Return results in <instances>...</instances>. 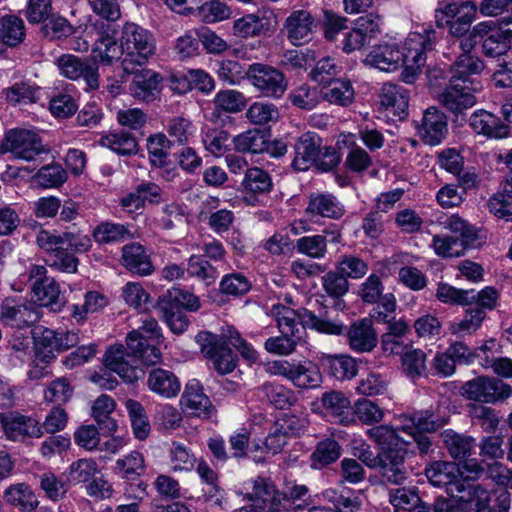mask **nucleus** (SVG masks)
<instances>
[{
  "label": "nucleus",
  "mask_w": 512,
  "mask_h": 512,
  "mask_svg": "<svg viewBox=\"0 0 512 512\" xmlns=\"http://www.w3.org/2000/svg\"><path fill=\"white\" fill-rule=\"evenodd\" d=\"M436 39L433 28L423 27L421 31L409 33L401 49L392 38L373 47L365 63L381 71L392 72L404 67L405 71L415 73L425 64L426 52L433 49Z\"/></svg>",
  "instance_id": "1"
},
{
  "label": "nucleus",
  "mask_w": 512,
  "mask_h": 512,
  "mask_svg": "<svg viewBox=\"0 0 512 512\" xmlns=\"http://www.w3.org/2000/svg\"><path fill=\"white\" fill-rule=\"evenodd\" d=\"M120 41L124 51V61L142 66L146 64L156 52V39L146 28L133 22H126L122 26Z\"/></svg>",
  "instance_id": "2"
},
{
  "label": "nucleus",
  "mask_w": 512,
  "mask_h": 512,
  "mask_svg": "<svg viewBox=\"0 0 512 512\" xmlns=\"http://www.w3.org/2000/svg\"><path fill=\"white\" fill-rule=\"evenodd\" d=\"M161 336V328L157 320L146 316L142 319L138 329H134L127 334L126 345L144 365H155L161 361L162 354L158 347L148 342V339H157Z\"/></svg>",
  "instance_id": "3"
},
{
  "label": "nucleus",
  "mask_w": 512,
  "mask_h": 512,
  "mask_svg": "<svg viewBox=\"0 0 512 512\" xmlns=\"http://www.w3.org/2000/svg\"><path fill=\"white\" fill-rule=\"evenodd\" d=\"M266 371L271 375L286 378L300 389H315L322 383L321 372L311 361L274 360L267 363Z\"/></svg>",
  "instance_id": "4"
},
{
  "label": "nucleus",
  "mask_w": 512,
  "mask_h": 512,
  "mask_svg": "<svg viewBox=\"0 0 512 512\" xmlns=\"http://www.w3.org/2000/svg\"><path fill=\"white\" fill-rule=\"evenodd\" d=\"M29 279L33 281L31 291L33 297L43 307L53 312H60L65 305L60 285L53 277L47 276L43 265H32L29 268Z\"/></svg>",
  "instance_id": "5"
},
{
  "label": "nucleus",
  "mask_w": 512,
  "mask_h": 512,
  "mask_svg": "<svg viewBox=\"0 0 512 512\" xmlns=\"http://www.w3.org/2000/svg\"><path fill=\"white\" fill-rule=\"evenodd\" d=\"M247 79L264 97L279 99L287 90L284 74L267 64H251L247 70Z\"/></svg>",
  "instance_id": "6"
},
{
  "label": "nucleus",
  "mask_w": 512,
  "mask_h": 512,
  "mask_svg": "<svg viewBox=\"0 0 512 512\" xmlns=\"http://www.w3.org/2000/svg\"><path fill=\"white\" fill-rule=\"evenodd\" d=\"M196 341L203 355L212 362L219 374H229L235 369L237 357L218 335L201 332L196 336Z\"/></svg>",
  "instance_id": "7"
},
{
  "label": "nucleus",
  "mask_w": 512,
  "mask_h": 512,
  "mask_svg": "<svg viewBox=\"0 0 512 512\" xmlns=\"http://www.w3.org/2000/svg\"><path fill=\"white\" fill-rule=\"evenodd\" d=\"M96 39L94 41L91 59L93 64L111 65L124 55L122 43L118 44L116 39L117 30L114 25L97 21L94 24Z\"/></svg>",
  "instance_id": "8"
},
{
  "label": "nucleus",
  "mask_w": 512,
  "mask_h": 512,
  "mask_svg": "<svg viewBox=\"0 0 512 512\" xmlns=\"http://www.w3.org/2000/svg\"><path fill=\"white\" fill-rule=\"evenodd\" d=\"M3 147L15 158L25 161L35 160L37 156L45 152L39 135L32 129L10 130L5 136Z\"/></svg>",
  "instance_id": "9"
},
{
  "label": "nucleus",
  "mask_w": 512,
  "mask_h": 512,
  "mask_svg": "<svg viewBox=\"0 0 512 512\" xmlns=\"http://www.w3.org/2000/svg\"><path fill=\"white\" fill-rule=\"evenodd\" d=\"M127 352L122 344L111 345L103 355V365L110 372L116 373L124 382L133 383L143 374L136 364V356Z\"/></svg>",
  "instance_id": "10"
},
{
  "label": "nucleus",
  "mask_w": 512,
  "mask_h": 512,
  "mask_svg": "<svg viewBox=\"0 0 512 512\" xmlns=\"http://www.w3.org/2000/svg\"><path fill=\"white\" fill-rule=\"evenodd\" d=\"M462 394L469 400L495 403L508 398L511 394V387L496 378L477 377L462 386Z\"/></svg>",
  "instance_id": "11"
},
{
  "label": "nucleus",
  "mask_w": 512,
  "mask_h": 512,
  "mask_svg": "<svg viewBox=\"0 0 512 512\" xmlns=\"http://www.w3.org/2000/svg\"><path fill=\"white\" fill-rule=\"evenodd\" d=\"M78 343L79 336L76 332L44 328L35 340V348L38 357L50 362L55 358V353L67 351Z\"/></svg>",
  "instance_id": "12"
},
{
  "label": "nucleus",
  "mask_w": 512,
  "mask_h": 512,
  "mask_svg": "<svg viewBox=\"0 0 512 512\" xmlns=\"http://www.w3.org/2000/svg\"><path fill=\"white\" fill-rule=\"evenodd\" d=\"M276 23L273 10L262 7L254 13H248L233 22V35L239 38H254L271 32Z\"/></svg>",
  "instance_id": "13"
},
{
  "label": "nucleus",
  "mask_w": 512,
  "mask_h": 512,
  "mask_svg": "<svg viewBox=\"0 0 512 512\" xmlns=\"http://www.w3.org/2000/svg\"><path fill=\"white\" fill-rule=\"evenodd\" d=\"M40 318L37 307L21 298H5L0 306V320L9 326L26 328Z\"/></svg>",
  "instance_id": "14"
},
{
  "label": "nucleus",
  "mask_w": 512,
  "mask_h": 512,
  "mask_svg": "<svg viewBox=\"0 0 512 512\" xmlns=\"http://www.w3.org/2000/svg\"><path fill=\"white\" fill-rule=\"evenodd\" d=\"M480 86L465 81H455L450 78L449 84L439 94V102L453 113H461L463 110L473 107L477 100L475 92Z\"/></svg>",
  "instance_id": "15"
},
{
  "label": "nucleus",
  "mask_w": 512,
  "mask_h": 512,
  "mask_svg": "<svg viewBox=\"0 0 512 512\" xmlns=\"http://www.w3.org/2000/svg\"><path fill=\"white\" fill-rule=\"evenodd\" d=\"M428 481L435 487L444 488L446 493L454 498L462 487L459 464L449 461H434L425 469Z\"/></svg>",
  "instance_id": "16"
},
{
  "label": "nucleus",
  "mask_w": 512,
  "mask_h": 512,
  "mask_svg": "<svg viewBox=\"0 0 512 512\" xmlns=\"http://www.w3.org/2000/svg\"><path fill=\"white\" fill-rule=\"evenodd\" d=\"M0 422L5 436L11 441L40 438L43 435L42 427L36 419L18 412L2 414Z\"/></svg>",
  "instance_id": "17"
},
{
  "label": "nucleus",
  "mask_w": 512,
  "mask_h": 512,
  "mask_svg": "<svg viewBox=\"0 0 512 512\" xmlns=\"http://www.w3.org/2000/svg\"><path fill=\"white\" fill-rule=\"evenodd\" d=\"M57 66L62 76L71 80L82 78L88 88L92 90L99 88L97 65L84 61L72 54H63L57 59Z\"/></svg>",
  "instance_id": "18"
},
{
  "label": "nucleus",
  "mask_w": 512,
  "mask_h": 512,
  "mask_svg": "<svg viewBox=\"0 0 512 512\" xmlns=\"http://www.w3.org/2000/svg\"><path fill=\"white\" fill-rule=\"evenodd\" d=\"M475 43L471 37L461 40L459 48L461 54L451 67V79L455 81H465L473 85L480 86L479 82L472 79V75L479 74L483 68V62L470 52L474 48Z\"/></svg>",
  "instance_id": "19"
},
{
  "label": "nucleus",
  "mask_w": 512,
  "mask_h": 512,
  "mask_svg": "<svg viewBox=\"0 0 512 512\" xmlns=\"http://www.w3.org/2000/svg\"><path fill=\"white\" fill-rule=\"evenodd\" d=\"M283 31L294 46H301L312 39L314 18L306 9L293 10L283 23Z\"/></svg>",
  "instance_id": "20"
},
{
  "label": "nucleus",
  "mask_w": 512,
  "mask_h": 512,
  "mask_svg": "<svg viewBox=\"0 0 512 512\" xmlns=\"http://www.w3.org/2000/svg\"><path fill=\"white\" fill-rule=\"evenodd\" d=\"M322 139L315 132H305L294 144V158L291 166L297 171H307L320 153Z\"/></svg>",
  "instance_id": "21"
},
{
  "label": "nucleus",
  "mask_w": 512,
  "mask_h": 512,
  "mask_svg": "<svg viewBox=\"0 0 512 512\" xmlns=\"http://www.w3.org/2000/svg\"><path fill=\"white\" fill-rule=\"evenodd\" d=\"M469 126L475 133L491 139L500 140L510 136V127L499 117L483 109L471 114Z\"/></svg>",
  "instance_id": "22"
},
{
  "label": "nucleus",
  "mask_w": 512,
  "mask_h": 512,
  "mask_svg": "<svg viewBox=\"0 0 512 512\" xmlns=\"http://www.w3.org/2000/svg\"><path fill=\"white\" fill-rule=\"evenodd\" d=\"M271 315L276 319L281 333L303 339L307 326H304V313L307 309L294 310L283 304H273L270 310Z\"/></svg>",
  "instance_id": "23"
},
{
  "label": "nucleus",
  "mask_w": 512,
  "mask_h": 512,
  "mask_svg": "<svg viewBox=\"0 0 512 512\" xmlns=\"http://www.w3.org/2000/svg\"><path fill=\"white\" fill-rule=\"evenodd\" d=\"M447 132L448 124L445 114L436 107L427 108L419 127V134L423 142L431 146L439 145L446 137Z\"/></svg>",
  "instance_id": "24"
},
{
  "label": "nucleus",
  "mask_w": 512,
  "mask_h": 512,
  "mask_svg": "<svg viewBox=\"0 0 512 512\" xmlns=\"http://www.w3.org/2000/svg\"><path fill=\"white\" fill-rule=\"evenodd\" d=\"M476 5L471 1L442 0L435 10V20L438 27H444L452 21L474 20Z\"/></svg>",
  "instance_id": "25"
},
{
  "label": "nucleus",
  "mask_w": 512,
  "mask_h": 512,
  "mask_svg": "<svg viewBox=\"0 0 512 512\" xmlns=\"http://www.w3.org/2000/svg\"><path fill=\"white\" fill-rule=\"evenodd\" d=\"M320 402L325 415L335 422L344 426L354 424L351 402L342 392L335 390L325 392Z\"/></svg>",
  "instance_id": "26"
},
{
  "label": "nucleus",
  "mask_w": 512,
  "mask_h": 512,
  "mask_svg": "<svg viewBox=\"0 0 512 512\" xmlns=\"http://www.w3.org/2000/svg\"><path fill=\"white\" fill-rule=\"evenodd\" d=\"M338 144L346 150L345 166L349 171L362 173L372 165V158L367 150L357 143V137L353 133H341Z\"/></svg>",
  "instance_id": "27"
},
{
  "label": "nucleus",
  "mask_w": 512,
  "mask_h": 512,
  "mask_svg": "<svg viewBox=\"0 0 512 512\" xmlns=\"http://www.w3.org/2000/svg\"><path fill=\"white\" fill-rule=\"evenodd\" d=\"M347 339L350 348L358 353L372 351L377 343V333L373 327L372 320L363 318L351 324L347 331Z\"/></svg>",
  "instance_id": "28"
},
{
  "label": "nucleus",
  "mask_w": 512,
  "mask_h": 512,
  "mask_svg": "<svg viewBox=\"0 0 512 512\" xmlns=\"http://www.w3.org/2000/svg\"><path fill=\"white\" fill-rule=\"evenodd\" d=\"M241 494L244 500L257 503L263 507L279 501L278 491L273 482L265 477H256L243 484Z\"/></svg>",
  "instance_id": "29"
},
{
  "label": "nucleus",
  "mask_w": 512,
  "mask_h": 512,
  "mask_svg": "<svg viewBox=\"0 0 512 512\" xmlns=\"http://www.w3.org/2000/svg\"><path fill=\"white\" fill-rule=\"evenodd\" d=\"M181 403L190 414L197 417L209 418L213 414L211 402L196 380H191L186 384Z\"/></svg>",
  "instance_id": "30"
},
{
  "label": "nucleus",
  "mask_w": 512,
  "mask_h": 512,
  "mask_svg": "<svg viewBox=\"0 0 512 512\" xmlns=\"http://www.w3.org/2000/svg\"><path fill=\"white\" fill-rule=\"evenodd\" d=\"M379 98L381 107L387 112L399 118L407 115L409 94L404 86L385 83L380 90Z\"/></svg>",
  "instance_id": "31"
},
{
  "label": "nucleus",
  "mask_w": 512,
  "mask_h": 512,
  "mask_svg": "<svg viewBox=\"0 0 512 512\" xmlns=\"http://www.w3.org/2000/svg\"><path fill=\"white\" fill-rule=\"evenodd\" d=\"M306 212L312 216L338 220L345 214V207L338 198L331 193H312Z\"/></svg>",
  "instance_id": "32"
},
{
  "label": "nucleus",
  "mask_w": 512,
  "mask_h": 512,
  "mask_svg": "<svg viewBox=\"0 0 512 512\" xmlns=\"http://www.w3.org/2000/svg\"><path fill=\"white\" fill-rule=\"evenodd\" d=\"M408 449L398 448L394 452H382V460L379 465L382 478L391 483L399 485L406 479L404 459Z\"/></svg>",
  "instance_id": "33"
},
{
  "label": "nucleus",
  "mask_w": 512,
  "mask_h": 512,
  "mask_svg": "<svg viewBox=\"0 0 512 512\" xmlns=\"http://www.w3.org/2000/svg\"><path fill=\"white\" fill-rule=\"evenodd\" d=\"M122 264L132 273L148 276L154 272V266L145 248L138 243H131L122 248Z\"/></svg>",
  "instance_id": "34"
},
{
  "label": "nucleus",
  "mask_w": 512,
  "mask_h": 512,
  "mask_svg": "<svg viewBox=\"0 0 512 512\" xmlns=\"http://www.w3.org/2000/svg\"><path fill=\"white\" fill-rule=\"evenodd\" d=\"M147 386L150 391L164 398L177 396L181 388L178 377L172 371L162 368L149 372Z\"/></svg>",
  "instance_id": "35"
},
{
  "label": "nucleus",
  "mask_w": 512,
  "mask_h": 512,
  "mask_svg": "<svg viewBox=\"0 0 512 512\" xmlns=\"http://www.w3.org/2000/svg\"><path fill=\"white\" fill-rule=\"evenodd\" d=\"M161 77L152 70H145L134 76L130 85L131 95L140 101L152 102L160 93Z\"/></svg>",
  "instance_id": "36"
},
{
  "label": "nucleus",
  "mask_w": 512,
  "mask_h": 512,
  "mask_svg": "<svg viewBox=\"0 0 512 512\" xmlns=\"http://www.w3.org/2000/svg\"><path fill=\"white\" fill-rule=\"evenodd\" d=\"M412 427H404L403 431L413 439L417 448L422 454L428 453L431 447V440L429 436L422 434L420 431H435L441 424L437 423L432 416L425 417L422 414L414 413L411 417Z\"/></svg>",
  "instance_id": "37"
},
{
  "label": "nucleus",
  "mask_w": 512,
  "mask_h": 512,
  "mask_svg": "<svg viewBox=\"0 0 512 512\" xmlns=\"http://www.w3.org/2000/svg\"><path fill=\"white\" fill-rule=\"evenodd\" d=\"M171 83L172 89L178 93H184L193 87L202 93L208 94L215 88L213 78L201 69L188 70L183 79L174 76Z\"/></svg>",
  "instance_id": "38"
},
{
  "label": "nucleus",
  "mask_w": 512,
  "mask_h": 512,
  "mask_svg": "<svg viewBox=\"0 0 512 512\" xmlns=\"http://www.w3.org/2000/svg\"><path fill=\"white\" fill-rule=\"evenodd\" d=\"M439 224L443 229L457 234L456 238L464 244L474 248L480 245L478 230L457 214L440 219Z\"/></svg>",
  "instance_id": "39"
},
{
  "label": "nucleus",
  "mask_w": 512,
  "mask_h": 512,
  "mask_svg": "<svg viewBox=\"0 0 512 512\" xmlns=\"http://www.w3.org/2000/svg\"><path fill=\"white\" fill-rule=\"evenodd\" d=\"M323 100L338 106L350 105L355 97L354 88L349 80L335 79L321 88Z\"/></svg>",
  "instance_id": "40"
},
{
  "label": "nucleus",
  "mask_w": 512,
  "mask_h": 512,
  "mask_svg": "<svg viewBox=\"0 0 512 512\" xmlns=\"http://www.w3.org/2000/svg\"><path fill=\"white\" fill-rule=\"evenodd\" d=\"M369 438L381 447V452L408 449L410 441L404 440L398 432L388 425H379L367 431Z\"/></svg>",
  "instance_id": "41"
},
{
  "label": "nucleus",
  "mask_w": 512,
  "mask_h": 512,
  "mask_svg": "<svg viewBox=\"0 0 512 512\" xmlns=\"http://www.w3.org/2000/svg\"><path fill=\"white\" fill-rule=\"evenodd\" d=\"M320 361L326 366L331 375L338 380L352 379L358 372L356 360L349 355H327L324 354Z\"/></svg>",
  "instance_id": "42"
},
{
  "label": "nucleus",
  "mask_w": 512,
  "mask_h": 512,
  "mask_svg": "<svg viewBox=\"0 0 512 512\" xmlns=\"http://www.w3.org/2000/svg\"><path fill=\"white\" fill-rule=\"evenodd\" d=\"M457 494L454 497L456 501L474 506L477 512H485L489 507L490 493L479 484L463 481L462 487L459 488Z\"/></svg>",
  "instance_id": "43"
},
{
  "label": "nucleus",
  "mask_w": 512,
  "mask_h": 512,
  "mask_svg": "<svg viewBox=\"0 0 512 512\" xmlns=\"http://www.w3.org/2000/svg\"><path fill=\"white\" fill-rule=\"evenodd\" d=\"M116 403L114 399L106 394L100 395L92 405V416L100 429L107 433L115 432L117 423L112 417Z\"/></svg>",
  "instance_id": "44"
},
{
  "label": "nucleus",
  "mask_w": 512,
  "mask_h": 512,
  "mask_svg": "<svg viewBox=\"0 0 512 512\" xmlns=\"http://www.w3.org/2000/svg\"><path fill=\"white\" fill-rule=\"evenodd\" d=\"M441 439L453 459H464L471 455L475 439L471 436L458 434L453 430H444Z\"/></svg>",
  "instance_id": "45"
},
{
  "label": "nucleus",
  "mask_w": 512,
  "mask_h": 512,
  "mask_svg": "<svg viewBox=\"0 0 512 512\" xmlns=\"http://www.w3.org/2000/svg\"><path fill=\"white\" fill-rule=\"evenodd\" d=\"M3 498L9 505L18 507L22 511H32L38 505L35 494L25 483L10 485L4 491Z\"/></svg>",
  "instance_id": "46"
},
{
  "label": "nucleus",
  "mask_w": 512,
  "mask_h": 512,
  "mask_svg": "<svg viewBox=\"0 0 512 512\" xmlns=\"http://www.w3.org/2000/svg\"><path fill=\"white\" fill-rule=\"evenodd\" d=\"M512 43V30L506 28L502 22L496 30L483 41L482 47L485 55L498 57L507 54Z\"/></svg>",
  "instance_id": "47"
},
{
  "label": "nucleus",
  "mask_w": 512,
  "mask_h": 512,
  "mask_svg": "<svg viewBox=\"0 0 512 512\" xmlns=\"http://www.w3.org/2000/svg\"><path fill=\"white\" fill-rule=\"evenodd\" d=\"M267 401L277 409H288L297 402L295 392L284 385L266 382L260 387Z\"/></svg>",
  "instance_id": "48"
},
{
  "label": "nucleus",
  "mask_w": 512,
  "mask_h": 512,
  "mask_svg": "<svg viewBox=\"0 0 512 512\" xmlns=\"http://www.w3.org/2000/svg\"><path fill=\"white\" fill-rule=\"evenodd\" d=\"M159 302L171 304L175 309H184L188 312H196L201 308V301L198 296L187 290L172 287L159 298Z\"/></svg>",
  "instance_id": "49"
},
{
  "label": "nucleus",
  "mask_w": 512,
  "mask_h": 512,
  "mask_svg": "<svg viewBox=\"0 0 512 512\" xmlns=\"http://www.w3.org/2000/svg\"><path fill=\"white\" fill-rule=\"evenodd\" d=\"M288 99L293 106L302 110H312L323 100L321 89L308 84L293 88Z\"/></svg>",
  "instance_id": "50"
},
{
  "label": "nucleus",
  "mask_w": 512,
  "mask_h": 512,
  "mask_svg": "<svg viewBox=\"0 0 512 512\" xmlns=\"http://www.w3.org/2000/svg\"><path fill=\"white\" fill-rule=\"evenodd\" d=\"M245 116L251 124L265 126L276 123L280 117V113L275 104L257 101L248 107Z\"/></svg>",
  "instance_id": "51"
},
{
  "label": "nucleus",
  "mask_w": 512,
  "mask_h": 512,
  "mask_svg": "<svg viewBox=\"0 0 512 512\" xmlns=\"http://www.w3.org/2000/svg\"><path fill=\"white\" fill-rule=\"evenodd\" d=\"M100 145L122 156L133 155L138 151L136 138L124 131L101 137Z\"/></svg>",
  "instance_id": "52"
},
{
  "label": "nucleus",
  "mask_w": 512,
  "mask_h": 512,
  "mask_svg": "<svg viewBox=\"0 0 512 512\" xmlns=\"http://www.w3.org/2000/svg\"><path fill=\"white\" fill-rule=\"evenodd\" d=\"M322 496L334 507L335 512H358L361 507L360 498L350 491L328 488L322 492Z\"/></svg>",
  "instance_id": "53"
},
{
  "label": "nucleus",
  "mask_w": 512,
  "mask_h": 512,
  "mask_svg": "<svg viewBox=\"0 0 512 512\" xmlns=\"http://www.w3.org/2000/svg\"><path fill=\"white\" fill-rule=\"evenodd\" d=\"M241 185L245 192L263 195L272 189V179L263 169L251 167L246 169Z\"/></svg>",
  "instance_id": "54"
},
{
  "label": "nucleus",
  "mask_w": 512,
  "mask_h": 512,
  "mask_svg": "<svg viewBox=\"0 0 512 512\" xmlns=\"http://www.w3.org/2000/svg\"><path fill=\"white\" fill-rule=\"evenodd\" d=\"M25 37L24 22L14 15H5L0 18V38L4 44L14 47L20 44Z\"/></svg>",
  "instance_id": "55"
},
{
  "label": "nucleus",
  "mask_w": 512,
  "mask_h": 512,
  "mask_svg": "<svg viewBox=\"0 0 512 512\" xmlns=\"http://www.w3.org/2000/svg\"><path fill=\"white\" fill-rule=\"evenodd\" d=\"M169 460L174 472L191 471L196 462V456L184 443L174 441L169 448Z\"/></svg>",
  "instance_id": "56"
},
{
  "label": "nucleus",
  "mask_w": 512,
  "mask_h": 512,
  "mask_svg": "<svg viewBox=\"0 0 512 512\" xmlns=\"http://www.w3.org/2000/svg\"><path fill=\"white\" fill-rule=\"evenodd\" d=\"M189 276L203 281L206 285L213 284L219 276L217 267L205 260L201 255H191L187 262Z\"/></svg>",
  "instance_id": "57"
},
{
  "label": "nucleus",
  "mask_w": 512,
  "mask_h": 512,
  "mask_svg": "<svg viewBox=\"0 0 512 512\" xmlns=\"http://www.w3.org/2000/svg\"><path fill=\"white\" fill-rule=\"evenodd\" d=\"M135 437L145 440L150 433V424L143 406L136 400L128 399L125 403Z\"/></svg>",
  "instance_id": "58"
},
{
  "label": "nucleus",
  "mask_w": 512,
  "mask_h": 512,
  "mask_svg": "<svg viewBox=\"0 0 512 512\" xmlns=\"http://www.w3.org/2000/svg\"><path fill=\"white\" fill-rule=\"evenodd\" d=\"M128 226L119 223L103 222L95 227L93 237L98 243H113L130 238Z\"/></svg>",
  "instance_id": "59"
},
{
  "label": "nucleus",
  "mask_w": 512,
  "mask_h": 512,
  "mask_svg": "<svg viewBox=\"0 0 512 512\" xmlns=\"http://www.w3.org/2000/svg\"><path fill=\"white\" fill-rule=\"evenodd\" d=\"M184 208L178 203H169L162 207L154 217V224L163 230H173L185 222Z\"/></svg>",
  "instance_id": "60"
},
{
  "label": "nucleus",
  "mask_w": 512,
  "mask_h": 512,
  "mask_svg": "<svg viewBox=\"0 0 512 512\" xmlns=\"http://www.w3.org/2000/svg\"><path fill=\"white\" fill-rule=\"evenodd\" d=\"M213 104L218 110L227 113H238L245 108L247 101L242 92L233 89H225L216 93Z\"/></svg>",
  "instance_id": "61"
},
{
  "label": "nucleus",
  "mask_w": 512,
  "mask_h": 512,
  "mask_svg": "<svg viewBox=\"0 0 512 512\" xmlns=\"http://www.w3.org/2000/svg\"><path fill=\"white\" fill-rule=\"evenodd\" d=\"M1 95L13 106L34 103L37 99L36 88L26 82H18L3 89Z\"/></svg>",
  "instance_id": "62"
},
{
  "label": "nucleus",
  "mask_w": 512,
  "mask_h": 512,
  "mask_svg": "<svg viewBox=\"0 0 512 512\" xmlns=\"http://www.w3.org/2000/svg\"><path fill=\"white\" fill-rule=\"evenodd\" d=\"M340 445L334 439H325L319 442L316 449L311 454L312 466L314 468L325 467L340 457Z\"/></svg>",
  "instance_id": "63"
},
{
  "label": "nucleus",
  "mask_w": 512,
  "mask_h": 512,
  "mask_svg": "<svg viewBox=\"0 0 512 512\" xmlns=\"http://www.w3.org/2000/svg\"><path fill=\"white\" fill-rule=\"evenodd\" d=\"M165 130L174 143L185 144L194 133V125L190 119L183 116L169 117L165 124Z\"/></svg>",
  "instance_id": "64"
}]
</instances>
